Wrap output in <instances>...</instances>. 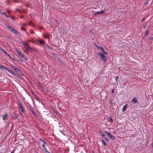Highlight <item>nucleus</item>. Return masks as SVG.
I'll return each mask as SVG.
<instances>
[{
    "mask_svg": "<svg viewBox=\"0 0 153 153\" xmlns=\"http://www.w3.org/2000/svg\"><path fill=\"white\" fill-rule=\"evenodd\" d=\"M95 46L96 47H97V48H98L99 49H101L102 48V47H101V46H99L98 45H97L96 44H95Z\"/></svg>",
    "mask_w": 153,
    "mask_h": 153,
    "instance_id": "nucleus-22",
    "label": "nucleus"
},
{
    "mask_svg": "<svg viewBox=\"0 0 153 153\" xmlns=\"http://www.w3.org/2000/svg\"><path fill=\"white\" fill-rule=\"evenodd\" d=\"M146 26H144L143 27V29H145L146 28Z\"/></svg>",
    "mask_w": 153,
    "mask_h": 153,
    "instance_id": "nucleus-40",
    "label": "nucleus"
},
{
    "mask_svg": "<svg viewBox=\"0 0 153 153\" xmlns=\"http://www.w3.org/2000/svg\"><path fill=\"white\" fill-rule=\"evenodd\" d=\"M97 54L99 56H100L102 60L104 61H105L106 60V57L104 55L102 54L101 53H97Z\"/></svg>",
    "mask_w": 153,
    "mask_h": 153,
    "instance_id": "nucleus-5",
    "label": "nucleus"
},
{
    "mask_svg": "<svg viewBox=\"0 0 153 153\" xmlns=\"http://www.w3.org/2000/svg\"><path fill=\"white\" fill-rule=\"evenodd\" d=\"M102 141V144L104 145L105 146L106 145V143H105V142L104 141L103 139H102L101 140Z\"/></svg>",
    "mask_w": 153,
    "mask_h": 153,
    "instance_id": "nucleus-20",
    "label": "nucleus"
},
{
    "mask_svg": "<svg viewBox=\"0 0 153 153\" xmlns=\"http://www.w3.org/2000/svg\"><path fill=\"white\" fill-rule=\"evenodd\" d=\"M127 105H125L123 108L122 111H125L126 109V108Z\"/></svg>",
    "mask_w": 153,
    "mask_h": 153,
    "instance_id": "nucleus-19",
    "label": "nucleus"
},
{
    "mask_svg": "<svg viewBox=\"0 0 153 153\" xmlns=\"http://www.w3.org/2000/svg\"><path fill=\"white\" fill-rule=\"evenodd\" d=\"M1 14H2V15H4L7 18H10V16H8L7 15L6 13H5L1 12Z\"/></svg>",
    "mask_w": 153,
    "mask_h": 153,
    "instance_id": "nucleus-17",
    "label": "nucleus"
},
{
    "mask_svg": "<svg viewBox=\"0 0 153 153\" xmlns=\"http://www.w3.org/2000/svg\"><path fill=\"white\" fill-rule=\"evenodd\" d=\"M11 153H12V152Z\"/></svg>",
    "mask_w": 153,
    "mask_h": 153,
    "instance_id": "nucleus-50",
    "label": "nucleus"
},
{
    "mask_svg": "<svg viewBox=\"0 0 153 153\" xmlns=\"http://www.w3.org/2000/svg\"><path fill=\"white\" fill-rule=\"evenodd\" d=\"M46 144H47V143L45 141L44 143H43V144L42 145H45H45H46Z\"/></svg>",
    "mask_w": 153,
    "mask_h": 153,
    "instance_id": "nucleus-34",
    "label": "nucleus"
},
{
    "mask_svg": "<svg viewBox=\"0 0 153 153\" xmlns=\"http://www.w3.org/2000/svg\"><path fill=\"white\" fill-rule=\"evenodd\" d=\"M17 105L22 112L23 113H25V111L24 110V108L23 107L21 102L19 101L17 103Z\"/></svg>",
    "mask_w": 153,
    "mask_h": 153,
    "instance_id": "nucleus-4",
    "label": "nucleus"
},
{
    "mask_svg": "<svg viewBox=\"0 0 153 153\" xmlns=\"http://www.w3.org/2000/svg\"><path fill=\"white\" fill-rule=\"evenodd\" d=\"M99 133L102 136V138H105V135L104 134L103 132L102 131H99Z\"/></svg>",
    "mask_w": 153,
    "mask_h": 153,
    "instance_id": "nucleus-15",
    "label": "nucleus"
},
{
    "mask_svg": "<svg viewBox=\"0 0 153 153\" xmlns=\"http://www.w3.org/2000/svg\"><path fill=\"white\" fill-rule=\"evenodd\" d=\"M1 12H2L1 11V10H0V13H1Z\"/></svg>",
    "mask_w": 153,
    "mask_h": 153,
    "instance_id": "nucleus-46",
    "label": "nucleus"
},
{
    "mask_svg": "<svg viewBox=\"0 0 153 153\" xmlns=\"http://www.w3.org/2000/svg\"><path fill=\"white\" fill-rule=\"evenodd\" d=\"M10 66L15 71H18V70L19 69H18L15 66L12 65L11 64L10 65Z\"/></svg>",
    "mask_w": 153,
    "mask_h": 153,
    "instance_id": "nucleus-12",
    "label": "nucleus"
},
{
    "mask_svg": "<svg viewBox=\"0 0 153 153\" xmlns=\"http://www.w3.org/2000/svg\"><path fill=\"white\" fill-rule=\"evenodd\" d=\"M5 26L8 28V29L12 32L15 34H18V32L15 29L10 26L8 24L5 25Z\"/></svg>",
    "mask_w": 153,
    "mask_h": 153,
    "instance_id": "nucleus-2",
    "label": "nucleus"
},
{
    "mask_svg": "<svg viewBox=\"0 0 153 153\" xmlns=\"http://www.w3.org/2000/svg\"><path fill=\"white\" fill-rule=\"evenodd\" d=\"M31 33H33L34 32H33V31H32V32H31Z\"/></svg>",
    "mask_w": 153,
    "mask_h": 153,
    "instance_id": "nucleus-45",
    "label": "nucleus"
},
{
    "mask_svg": "<svg viewBox=\"0 0 153 153\" xmlns=\"http://www.w3.org/2000/svg\"><path fill=\"white\" fill-rule=\"evenodd\" d=\"M13 117L14 119H16L18 117V115L17 114H15V115L13 116Z\"/></svg>",
    "mask_w": 153,
    "mask_h": 153,
    "instance_id": "nucleus-21",
    "label": "nucleus"
},
{
    "mask_svg": "<svg viewBox=\"0 0 153 153\" xmlns=\"http://www.w3.org/2000/svg\"><path fill=\"white\" fill-rule=\"evenodd\" d=\"M105 133L107 134V135L110 137V139L112 140L114 139V136L112 135L109 132L105 131Z\"/></svg>",
    "mask_w": 153,
    "mask_h": 153,
    "instance_id": "nucleus-6",
    "label": "nucleus"
},
{
    "mask_svg": "<svg viewBox=\"0 0 153 153\" xmlns=\"http://www.w3.org/2000/svg\"><path fill=\"white\" fill-rule=\"evenodd\" d=\"M47 47L49 49L51 50L52 48L51 47H50L48 45H47Z\"/></svg>",
    "mask_w": 153,
    "mask_h": 153,
    "instance_id": "nucleus-29",
    "label": "nucleus"
},
{
    "mask_svg": "<svg viewBox=\"0 0 153 153\" xmlns=\"http://www.w3.org/2000/svg\"><path fill=\"white\" fill-rule=\"evenodd\" d=\"M149 33V31L148 30H147L146 32V34L147 35Z\"/></svg>",
    "mask_w": 153,
    "mask_h": 153,
    "instance_id": "nucleus-41",
    "label": "nucleus"
},
{
    "mask_svg": "<svg viewBox=\"0 0 153 153\" xmlns=\"http://www.w3.org/2000/svg\"><path fill=\"white\" fill-rule=\"evenodd\" d=\"M33 109H34V108H30V110L31 111V112H32V111H33Z\"/></svg>",
    "mask_w": 153,
    "mask_h": 153,
    "instance_id": "nucleus-33",
    "label": "nucleus"
},
{
    "mask_svg": "<svg viewBox=\"0 0 153 153\" xmlns=\"http://www.w3.org/2000/svg\"><path fill=\"white\" fill-rule=\"evenodd\" d=\"M5 26L8 28V29L12 32L15 34H18V32L15 29L10 26L8 24L5 25Z\"/></svg>",
    "mask_w": 153,
    "mask_h": 153,
    "instance_id": "nucleus-1",
    "label": "nucleus"
},
{
    "mask_svg": "<svg viewBox=\"0 0 153 153\" xmlns=\"http://www.w3.org/2000/svg\"><path fill=\"white\" fill-rule=\"evenodd\" d=\"M39 140L41 141L42 142H43V143L45 142V141H44V140L41 138L39 139Z\"/></svg>",
    "mask_w": 153,
    "mask_h": 153,
    "instance_id": "nucleus-27",
    "label": "nucleus"
},
{
    "mask_svg": "<svg viewBox=\"0 0 153 153\" xmlns=\"http://www.w3.org/2000/svg\"><path fill=\"white\" fill-rule=\"evenodd\" d=\"M149 2V1H146V2H145L144 3V5L145 6H146V5H147L148 4Z\"/></svg>",
    "mask_w": 153,
    "mask_h": 153,
    "instance_id": "nucleus-26",
    "label": "nucleus"
},
{
    "mask_svg": "<svg viewBox=\"0 0 153 153\" xmlns=\"http://www.w3.org/2000/svg\"><path fill=\"white\" fill-rule=\"evenodd\" d=\"M38 42L39 43L42 45H44L45 44V42L41 39L39 40H38Z\"/></svg>",
    "mask_w": 153,
    "mask_h": 153,
    "instance_id": "nucleus-13",
    "label": "nucleus"
},
{
    "mask_svg": "<svg viewBox=\"0 0 153 153\" xmlns=\"http://www.w3.org/2000/svg\"><path fill=\"white\" fill-rule=\"evenodd\" d=\"M1 47L0 46V49H1Z\"/></svg>",
    "mask_w": 153,
    "mask_h": 153,
    "instance_id": "nucleus-48",
    "label": "nucleus"
},
{
    "mask_svg": "<svg viewBox=\"0 0 153 153\" xmlns=\"http://www.w3.org/2000/svg\"><path fill=\"white\" fill-rule=\"evenodd\" d=\"M119 79V78L118 76H117L116 77V80L117 81Z\"/></svg>",
    "mask_w": 153,
    "mask_h": 153,
    "instance_id": "nucleus-36",
    "label": "nucleus"
},
{
    "mask_svg": "<svg viewBox=\"0 0 153 153\" xmlns=\"http://www.w3.org/2000/svg\"><path fill=\"white\" fill-rule=\"evenodd\" d=\"M105 10H101L100 12H96V13H95L94 15H96V14H101L103 13L104 12H105Z\"/></svg>",
    "mask_w": 153,
    "mask_h": 153,
    "instance_id": "nucleus-11",
    "label": "nucleus"
},
{
    "mask_svg": "<svg viewBox=\"0 0 153 153\" xmlns=\"http://www.w3.org/2000/svg\"><path fill=\"white\" fill-rule=\"evenodd\" d=\"M103 138L105 139V140L106 141H108V140L105 137V138Z\"/></svg>",
    "mask_w": 153,
    "mask_h": 153,
    "instance_id": "nucleus-38",
    "label": "nucleus"
},
{
    "mask_svg": "<svg viewBox=\"0 0 153 153\" xmlns=\"http://www.w3.org/2000/svg\"><path fill=\"white\" fill-rule=\"evenodd\" d=\"M144 19V18H143V20H142V21H143Z\"/></svg>",
    "mask_w": 153,
    "mask_h": 153,
    "instance_id": "nucleus-47",
    "label": "nucleus"
},
{
    "mask_svg": "<svg viewBox=\"0 0 153 153\" xmlns=\"http://www.w3.org/2000/svg\"><path fill=\"white\" fill-rule=\"evenodd\" d=\"M14 0V1L15 2H17V1H16V0Z\"/></svg>",
    "mask_w": 153,
    "mask_h": 153,
    "instance_id": "nucleus-43",
    "label": "nucleus"
},
{
    "mask_svg": "<svg viewBox=\"0 0 153 153\" xmlns=\"http://www.w3.org/2000/svg\"><path fill=\"white\" fill-rule=\"evenodd\" d=\"M18 71L19 73L20 74V75H22V72L19 70H18Z\"/></svg>",
    "mask_w": 153,
    "mask_h": 153,
    "instance_id": "nucleus-28",
    "label": "nucleus"
},
{
    "mask_svg": "<svg viewBox=\"0 0 153 153\" xmlns=\"http://www.w3.org/2000/svg\"><path fill=\"white\" fill-rule=\"evenodd\" d=\"M0 50L2 51L6 55L7 54V52L4 50L2 48H1L0 49Z\"/></svg>",
    "mask_w": 153,
    "mask_h": 153,
    "instance_id": "nucleus-16",
    "label": "nucleus"
},
{
    "mask_svg": "<svg viewBox=\"0 0 153 153\" xmlns=\"http://www.w3.org/2000/svg\"><path fill=\"white\" fill-rule=\"evenodd\" d=\"M7 13H8V14H10V12H9V11H7Z\"/></svg>",
    "mask_w": 153,
    "mask_h": 153,
    "instance_id": "nucleus-44",
    "label": "nucleus"
},
{
    "mask_svg": "<svg viewBox=\"0 0 153 153\" xmlns=\"http://www.w3.org/2000/svg\"><path fill=\"white\" fill-rule=\"evenodd\" d=\"M132 102L134 103V104H135L137 102V99L136 97H134L133 98L131 101Z\"/></svg>",
    "mask_w": 153,
    "mask_h": 153,
    "instance_id": "nucleus-10",
    "label": "nucleus"
},
{
    "mask_svg": "<svg viewBox=\"0 0 153 153\" xmlns=\"http://www.w3.org/2000/svg\"><path fill=\"white\" fill-rule=\"evenodd\" d=\"M45 152L46 153H50V152H48L47 150V149L46 150H45Z\"/></svg>",
    "mask_w": 153,
    "mask_h": 153,
    "instance_id": "nucleus-32",
    "label": "nucleus"
},
{
    "mask_svg": "<svg viewBox=\"0 0 153 153\" xmlns=\"http://www.w3.org/2000/svg\"><path fill=\"white\" fill-rule=\"evenodd\" d=\"M16 52L20 56H21L22 55V53L20 51L18 50L16 51Z\"/></svg>",
    "mask_w": 153,
    "mask_h": 153,
    "instance_id": "nucleus-18",
    "label": "nucleus"
},
{
    "mask_svg": "<svg viewBox=\"0 0 153 153\" xmlns=\"http://www.w3.org/2000/svg\"><path fill=\"white\" fill-rule=\"evenodd\" d=\"M6 55L7 56H9V57H11V56L10 55V54H8L7 53Z\"/></svg>",
    "mask_w": 153,
    "mask_h": 153,
    "instance_id": "nucleus-35",
    "label": "nucleus"
},
{
    "mask_svg": "<svg viewBox=\"0 0 153 153\" xmlns=\"http://www.w3.org/2000/svg\"><path fill=\"white\" fill-rule=\"evenodd\" d=\"M109 121L110 123H112L113 122V120L112 118L110 117L109 118Z\"/></svg>",
    "mask_w": 153,
    "mask_h": 153,
    "instance_id": "nucleus-23",
    "label": "nucleus"
},
{
    "mask_svg": "<svg viewBox=\"0 0 153 153\" xmlns=\"http://www.w3.org/2000/svg\"><path fill=\"white\" fill-rule=\"evenodd\" d=\"M42 147L45 151L47 150V149L46 148L45 146V145H42Z\"/></svg>",
    "mask_w": 153,
    "mask_h": 153,
    "instance_id": "nucleus-24",
    "label": "nucleus"
},
{
    "mask_svg": "<svg viewBox=\"0 0 153 153\" xmlns=\"http://www.w3.org/2000/svg\"><path fill=\"white\" fill-rule=\"evenodd\" d=\"M150 39L151 40H153V37H150Z\"/></svg>",
    "mask_w": 153,
    "mask_h": 153,
    "instance_id": "nucleus-42",
    "label": "nucleus"
},
{
    "mask_svg": "<svg viewBox=\"0 0 153 153\" xmlns=\"http://www.w3.org/2000/svg\"><path fill=\"white\" fill-rule=\"evenodd\" d=\"M9 72L11 73L12 75L15 76H17V77H18V74H16V73H15L14 72H13V71H12L10 70L9 71H8Z\"/></svg>",
    "mask_w": 153,
    "mask_h": 153,
    "instance_id": "nucleus-9",
    "label": "nucleus"
},
{
    "mask_svg": "<svg viewBox=\"0 0 153 153\" xmlns=\"http://www.w3.org/2000/svg\"><path fill=\"white\" fill-rule=\"evenodd\" d=\"M21 57H22L23 59H24L26 60L27 59L26 57L25 56V55H24L23 54L21 56Z\"/></svg>",
    "mask_w": 153,
    "mask_h": 153,
    "instance_id": "nucleus-25",
    "label": "nucleus"
},
{
    "mask_svg": "<svg viewBox=\"0 0 153 153\" xmlns=\"http://www.w3.org/2000/svg\"><path fill=\"white\" fill-rule=\"evenodd\" d=\"M34 116H36V115L35 112L34 111H32V112Z\"/></svg>",
    "mask_w": 153,
    "mask_h": 153,
    "instance_id": "nucleus-30",
    "label": "nucleus"
},
{
    "mask_svg": "<svg viewBox=\"0 0 153 153\" xmlns=\"http://www.w3.org/2000/svg\"><path fill=\"white\" fill-rule=\"evenodd\" d=\"M21 29L23 30V31H25V28H24L23 27H22Z\"/></svg>",
    "mask_w": 153,
    "mask_h": 153,
    "instance_id": "nucleus-39",
    "label": "nucleus"
},
{
    "mask_svg": "<svg viewBox=\"0 0 153 153\" xmlns=\"http://www.w3.org/2000/svg\"><path fill=\"white\" fill-rule=\"evenodd\" d=\"M10 18L11 19H13V20H15V18H13L12 16H10Z\"/></svg>",
    "mask_w": 153,
    "mask_h": 153,
    "instance_id": "nucleus-31",
    "label": "nucleus"
},
{
    "mask_svg": "<svg viewBox=\"0 0 153 153\" xmlns=\"http://www.w3.org/2000/svg\"><path fill=\"white\" fill-rule=\"evenodd\" d=\"M22 44H23L25 47L26 48V49L28 51H33V48L30 47V46L26 43V42L24 41L22 42Z\"/></svg>",
    "mask_w": 153,
    "mask_h": 153,
    "instance_id": "nucleus-3",
    "label": "nucleus"
},
{
    "mask_svg": "<svg viewBox=\"0 0 153 153\" xmlns=\"http://www.w3.org/2000/svg\"><path fill=\"white\" fill-rule=\"evenodd\" d=\"M102 52L105 54H106L108 53L107 52H105L104 51V48L102 47V48L101 49Z\"/></svg>",
    "mask_w": 153,
    "mask_h": 153,
    "instance_id": "nucleus-14",
    "label": "nucleus"
},
{
    "mask_svg": "<svg viewBox=\"0 0 153 153\" xmlns=\"http://www.w3.org/2000/svg\"><path fill=\"white\" fill-rule=\"evenodd\" d=\"M114 91H112V92L113 93Z\"/></svg>",
    "mask_w": 153,
    "mask_h": 153,
    "instance_id": "nucleus-49",
    "label": "nucleus"
},
{
    "mask_svg": "<svg viewBox=\"0 0 153 153\" xmlns=\"http://www.w3.org/2000/svg\"><path fill=\"white\" fill-rule=\"evenodd\" d=\"M49 36V35H48V36H45V38H48Z\"/></svg>",
    "mask_w": 153,
    "mask_h": 153,
    "instance_id": "nucleus-37",
    "label": "nucleus"
},
{
    "mask_svg": "<svg viewBox=\"0 0 153 153\" xmlns=\"http://www.w3.org/2000/svg\"><path fill=\"white\" fill-rule=\"evenodd\" d=\"M2 117H3V120L7 121L8 119V115L7 114L5 113L4 115L2 116Z\"/></svg>",
    "mask_w": 153,
    "mask_h": 153,
    "instance_id": "nucleus-7",
    "label": "nucleus"
},
{
    "mask_svg": "<svg viewBox=\"0 0 153 153\" xmlns=\"http://www.w3.org/2000/svg\"><path fill=\"white\" fill-rule=\"evenodd\" d=\"M0 68L2 70L5 69L6 71H7L8 72L10 70L8 68L4 66H3L1 65L0 64Z\"/></svg>",
    "mask_w": 153,
    "mask_h": 153,
    "instance_id": "nucleus-8",
    "label": "nucleus"
}]
</instances>
